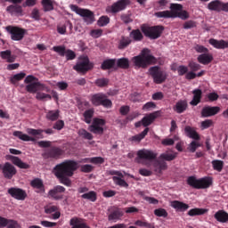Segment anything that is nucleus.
<instances>
[{
    "label": "nucleus",
    "instance_id": "473e14b6",
    "mask_svg": "<svg viewBox=\"0 0 228 228\" xmlns=\"http://www.w3.org/2000/svg\"><path fill=\"white\" fill-rule=\"evenodd\" d=\"M171 207L178 211L183 212L186 211L190 206L186 203H183L179 200H174L171 202Z\"/></svg>",
    "mask_w": 228,
    "mask_h": 228
},
{
    "label": "nucleus",
    "instance_id": "a18cd8bd",
    "mask_svg": "<svg viewBox=\"0 0 228 228\" xmlns=\"http://www.w3.org/2000/svg\"><path fill=\"white\" fill-rule=\"evenodd\" d=\"M130 37L134 39V41L135 42H140L143 39V35L142 33L141 32L140 29H135V30H133L131 33H130Z\"/></svg>",
    "mask_w": 228,
    "mask_h": 228
},
{
    "label": "nucleus",
    "instance_id": "f257e3e1",
    "mask_svg": "<svg viewBox=\"0 0 228 228\" xmlns=\"http://www.w3.org/2000/svg\"><path fill=\"white\" fill-rule=\"evenodd\" d=\"M78 168V163L74 160H65L61 164H57L53 167V175L61 183L70 186L71 181L69 177H72Z\"/></svg>",
    "mask_w": 228,
    "mask_h": 228
},
{
    "label": "nucleus",
    "instance_id": "5fc2aeb1",
    "mask_svg": "<svg viewBox=\"0 0 228 228\" xmlns=\"http://www.w3.org/2000/svg\"><path fill=\"white\" fill-rule=\"evenodd\" d=\"M25 77L26 74L22 72L15 74L10 78V82L14 85L17 82L21 81Z\"/></svg>",
    "mask_w": 228,
    "mask_h": 228
},
{
    "label": "nucleus",
    "instance_id": "052dcab7",
    "mask_svg": "<svg viewBox=\"0 0 228 228\" xmlns=\"http://www.w3.org/2000/svg\"><path fill=\"white\" fill-rule=\"evenodd\" d=\"M64 56L66 57L67 61H73L77 58L76 53L69 49L66 50Z\"/></svg>",
    "mask_w": 228,
    "mask_h": 228
},
{
    "label": "nucleus",
    "instance_id": "ddd939ff",
    "mask_svg": "<svg viewBox=\"0 0 228 228\" xmlns=\"http://www.w3.org/2000/svg\"><path fill=\"white\" fill-rule=\"evenodd\" d=\"M0 171L5 179L11 180L16 174V167L10 162H6L4 165L0 164Z\"/></svg>",
    "mask_w": 228,
    "mask_h": 228
},
{
    "label": "nucleus",
    "instance_id": "1a4fd4ad",
    "mask_svg": "<svg viewBox=\"0 0 228 228\" xmlns=\"http://www.w3.org/2000/svg\"><path fill=\"white\" fill-rule=\"evenodd\" d=\"M137 157L135 158V161L139 164L143 163L142 160L152 161L157 159L158 154L152 151H149L146 149L139 150L137 151Z\"/></svg>",
    "mask_w": 228,
    "mask_h": 228
},
{
    "label": "nucleus",
    "instance_id": "dca6fc26",
    "mask_svg": "<svg viewBox=\"0 0 228 228\" xmlns=\"http://www.w3.org/2000/svg\"><path fill=\"white\" fill-rule=\"evenodd\" d=\"M7 193L17 200H24L28 197L25 190L18 187H12L7 190Z\"/></svg>",
    "mask_w": 228,
    "mask_h": 228
},
{
    "label": "nucleus",
    "instance_id": "7c9ffc66",
    "mask_svg": "<svg viewBox=\"0 0 228 228\" xmlns=\"http://www.w3.org/2000/svg\"><path fill=\"white\" fill-rule=\"evenodd\" d=\"M208 9L213 12H222V0H212L208 4Z\"/></svg>",
    "mask_w": 228,
    "mask_h": 228
},
{
    "label": "nucleus",
    "instance_id": "e2e57ef3",
    "mask_svg": "<svg viewBox=\"0 0 228 228\" xmlns=\"http://www.w3.org/2000/svg\"><path fill=\"white\" fill-rule=\"evenodd\" d=\"M40 91L51 93V88L46 85L37 82V92H40Z\"/></svg>",
    "mask_w": 228,
    "mask_h": 228
},
{
    "label": "nucleus",
    "instance_id": "20e7f679",
    "mask_svg": "<svg viewBox=\"0 0 228 228\" xmlns=\"http://www.w3.org/2000/svg\"><path fill=\"white\" fill-rule=\"evenodd\" d=\"M149 73L152 77L153 82L157 85L163 84L167 79V73L159 66L151 67Z\"/></svg>",
    "mask_w": 228,
    "mask_h": 228
},
{
    "label": "nucleus",
    "instance_id": "cd10ccee",
    "mask_svg": "<svg viewBox=\"0 0 228 228\" xmlns=\"http://www.w3.org/2000/svg\"><path fill=\"white\" fill-rule=\"evenodd\" d=\"M30 185L33 188H36L37 193H43L45 191V185L42 180L37 178L30 182Z\"/></svg>",
    "mask_w": 228,
    "mask_h": 228
},
{
    "label": "nucleus",
    "instance_id": "aec40b11",
    "mask_svg": "<svg viewBox=\"0 0 228 228\" xmlns=\"http://www.w3.org/2000/svg\"><path fill=\"white\" fill-rule=\"evenodd\" d=\"M8 159L11 160V162L18 167L20 169H28L30 168V165L24 163L20 158L9 155Z\"/></svg>",
    "mask_w": 228,
    "mask_h": 228
},
{
    "label": "nucleus",
    "instance_id": "5701e85b",
    "mask_svg": "<svg viewBox=\"0 0 228 228\" xmlns=\"http://www.w3.org/2000/svg\"><path fill=\"white\" fill-rule=\"evenodd\" d=\"M208 43L216 49L224 50L228 48V42L224 40L209 39Z\"/></svg>",
    "mask_w": 228,
    "mask_h": 228
},
{
    "label": "nucleus",
    "instance_id": "37998d69",
    "mask_svg": "<svg viewBox=\"0 0 228 228\" xmlns=\"http://www.w3.org/2000/svg\"><path fill=\"white\" fill-rule=\"evenodd\" d=\"M174 18H180L183 20H186L190 18V14L187 11H174Z\"/></svg>",
    "mask_w": 228,
    "mask_h": 228
},
{
    "label": "nucleus",
    "instance_id": "2eb2a0df",
    "mask_svg": "<svg viewBox=\"0 0 228 228\" xmlns=\"http://www.w3.org/2000/svg\"><path fill=\"white\" fill-rule=\"evenodd\" d=\"M64 154V151L60 147H51L50 149L46 150L43 154L42 157L45 159H58Z\"/></svg>",
    "mask_w": 228,
    "mask_h": 228
},
{
    "label": "nucleus",
    "instance_id": "393cba45",
    "mask_svg": "<svg viewBox=\"0 0 228 228\" xmlns=\"http://www.w3.org/2000/svg\"><path fill=\"white\" fill-rule=\"evenodd\" d=\"M132 39L129 37H121L118 41V49L126 50L131 44Z\"/></svg>",
    "mask_w": 228,
    "mask_h": 228
},
{
    "label": "nucleus",
    "instance_id": "49530a36",
    "mask_svg": "<svg viewBox=\"0 0 228 228\" xmlns=\"http://www.w3.org/2000/svg\"><path fill=\"white\" fill-rule=\"evenodd\" d=\"M77 134L80 137H82L86 140L91 141V140L94 139V135L91 133H89L88 131H86V129H83V128H81L77 131Z\"/></svg>",
    "mask_w": 228,
    "mask_h": 228
},
{
    "label": "nucleus",
    "instance_id": "f3484780",
    "mask_svg": "<svg viewBox=\"0 0 228 228\" xmlns=\"http://www.w3.org/2000/svg\"><path fill=\"white\" fill-rule=\"evenodd\" d=\"M218 112H220V107L206 106L201 110V117L202 118H209V117L217 115Z\"/></svg>",
    "mask_w": 228,
    "mask_h": 228
},
{
    "label": "nucleus",
    "instance_id": "79ce46f5",
    "mask_svg": "<svg viewBox=\"0 0 228 228\" xmlns=\"http://www.w3.org/2000/svg\"><path fill=\"white\" fill-rule=\"evenodd\" d=\"M94 110L89 109V110H86V111L83 113L84 121H85L86 124L92 123V119H93V118H94Z\"/></svg>",
    "mask_w": 228,
    "mask_h": 228
},
{
    "label": "nucleus",
    "instance_id": "6ab92c4d",
    "mask_svg": "<svg viewBox=\"0 0 228 228\" xmlns=\"http://www.w3.org/2000/svg\"><path fill=\"white\" fill-rule=\"evenodd\" d=\"M124 216V212L121 208H112L110 209V214L108 215V220L109 221H114L117 222Z\"/></svg>",
    "mask_w": 228,
    "mask_h": 228
},
{
    "label": "nucleus",
    "instance_id": "a211bd4d",
    "mask_svg": "<svg viewBox=\"0 0 228 228\" xmlns=\"http://www.w3.org/2000/svg\"><path fill=\"white\" fill-rule=\"evenodd\" d=\"M19 228V223L12 219H7L0 216V228Z\"/></svg>",
    "mask_w": 228,
    "mask_h": 228
},
{
    "label": "nucleus",
    "instance_id": "4d7b16f0",
    "mask_svg": "<svg viewBox=\"0 0 228 228\" xmlns=\"http://www.w3.org/2000/svg\"><path fill=\"white\" fill-rule=\"evenodd\" d=\"M36 99L38 101H45V100H52V95L42 93V92H37L36 94Z\"/></svg>",
    "mask_w": 228,
    "mask_h": 228
},
{
    "label": "nucleus",
    "instance_id": "0e129e2a",
    "mask_svg": "<svg viewBox=\"0 0 228 228\" xmlns=\"http://www.w3.org/2000/svg\"><path fill=\"white\" fill-rule=\"evenodd\" d=\"M197 28V22H195L194 20H189L184 22L183 24V28L184 29H191Z\"/></svg>",
    "mask_w": 228,
    "mask_h": 228
},
{
    "label": "nucleus",
    "instance_id": "0eeeda50",
    "mask_svg": "<svg viewBox=\"0 0 228 228\" xmlns=\"http://www.w3.org/2000/svg\"><path fill=\"white\" fill-rule=\"evenodd\" d=\"M70 10L83 18V20L87 24H93L94 22V13L90 10L80 9L78 6L71 4Z\"/></svg>",
    "mask_w": 228,
    "mask_h": 228
},
{
    "label": "nucleus",
    "instance_id": "8fccbe9b",
    "mask_svg": "<svg viewBox=\"0 0 228 228\" xmlns=\"http://www.w3.org/2000/svg\"><path fill=\"white\" fill-rule=\"evenodd\" d=\"M207 212H208V210L204 209V208H193V209H191L190 211H188V215L190 216H195L204 215Z\"/></svg>",
    "mask_w": 228,
    "mask_h": 228
},
{
    "label": "nucleus",
    "instance_id": "338daca9",
    "mask_svg": "<svg viewBox=\"0 0 228 228\" xmlns=\"http://www.w3.org/2000/svg\"><path fill=\"white\" fill-rule=\"evenodd\" d=\"M89 162L98 165V164H103L104 163V159L102 157H94L91 159H88Z\"/></svg>",
    "mask_w": 228,
    "mask_h": 228
},
{
    "label": "nucleus",
    "instance_id": "6e6d98bb",
    "mask_svg": "<svg viewBox=\"0 0 228 228\" xmlns=\"http://www.w3.org/2000/svg\"><path fill=\"white\" fill-rule=\"evenodd\" d=\"M52 50L57 53L60 56L64 57L66 54V47L64 45L53 46Z\"/></svg>",
    "mask_w": 228,
    "mask_h": 228
},
{
    "label": "nucleus",
    "instance_id": "39448f33",
    "mask_svg": "<svg viewBox=\"0 0 228 228\" xmlns=\"http://www.w3.org/2000/svg\"><path fill=\"white\" fill-rule=\"evenodd\" d=\"M90 101L92 104L94 106H103L104 108H111L113 105L112 102L108 99V96L102 93L93 94L90 98Z\"/></svg>",
    "mask_w": 228,
    "mask_h": 228
},
{
    "label": "nucleus",
    "instance_id": "9b49d317",
    "mask_svg": "<svg viewBox=\"0 0 228 228\" xmlns=\"http://www.w3.org/2000/svg\"><path fill=\"white\" fill-rule=\"evenodd\" d=\"M182 4H170V11L159 12L155 13L158 18L170 19L175 18V11H181L183 9Z\"/></svg>",
    "mask_w": 228,
    "mask_h": 228
},
{
    "label": "nucleus",
    "instance_id": "c9c22d12",
    "mask_svg": "<svg viewBox=\"0 0 228 228\" xmlns=\"http://www.w3.org/2000/svg\"><path fill=\"white\" fill-rule=\"evenodd\" d=\"M116 63H117L116 59L105 60L102 61V63L101 65V69L102 70L111 69L112 68L115 67Z\"/></svg>",
    "mask_w": 228,
    "mask_h": 228
},
{
    "label": "nucleus",
    "instance_id": "f03ea898",
    "mask_svg": "<svg viewBox=\"0 0 228 228\" xmlns=\"http://www.w3.org/2000/svg\"><path fill=\"white\" fill-rule=\"evenodd\" d=\"M134 66L142 69H147L151 65H156L158 59L151 54L150 49H142L141 54L133 58Z\"/></svg>",
    "mask_w": 228,
    "mask_h": 228
},
{
    "label": "nucleus",
    "instance_id": "c756f323",
    "mask_svg": "<svg viewBox=\"0 0 228 228\" xmlns=\"http://www.w3.org/2000/svg\"><path fill=\"white\" fill-rule=\"evenodd\" d=\"M27 133L30 135L36 136L41 135L42 133H45L46 134H54V131L52 128H48L46 130L28 128L27 129Z\"/></svg>",
    "mask_w": 228,
    "mask_h": 228
},
{
    "label": "nucleus",
    "instance_id": "b1692460",
    "mask_svg": "<svg viewBox=\"0 0 228 228\" xmlns=\"http://www.w3.org/2000/svg\"><path fill=\"white\" fill-rule=\"evenodd\" d=\"M198 61L203 65H208L214 61V56L212 53H203L198 56Z\"/></svg>",
    "mask_w": 228,
    "mask_h": 228
},
{
    "label": "nucleus",
    "instance_id": "680f3d73",
    "mask_svg": "<svg viewBox=\"0 0 228 228\" xmlns=\"http://www.w3.org/2000/svg\"><path fill=\"white\" fill-rule=\"evenodd\" d=\"M214 122L212 119H206L205 121L201 122V130L208 129L213 126Z\"/></svg>",
    "mask_w": 228,
    "mask_h": 228
},
{
    "label": "nucleus",
    "instance_id": "2f4dec72",
    "mask_svg": "<svg viewBox=\"0 0 228 228\" xmlns=\"http://www.w3.org/2000/svg\"><path fill=\"white\" fill-rule=\"evenodd\" d=\"M192 94L193 99L191 102V105L197 106L201 102L203 92L200 89H195L194 91H192Z\"/></svg>",
    "mask_w": 228,
    "mask_h": 228
},
{
    "label": "nucleus",
    "instance_id": "412c9836",
    "mask_svg": "<svg viewBox=\"0 0 228 228\" xmlns=\"http://www.w3.org/2000/svg\"><path fill=\"white\" fill-rule=\"evenodd\" d=\"M159 115V111H155L147 115L146 117H143L142 119V126L145 127L151 126L156 120Z\"/></svg>",
    "mask_w": 228,
    "mask_h": 228
},
{
    "label": "nucleus",
    "instance_id": "f704fd0d",
    "mask_svg": "<svg viewBox=\"0 0 228 228\" xmlns=\"http://www.w3.org/2000/svg\"><path fill=\"white\" fill-rule=\"evenodd\" d=\"M12 135L15 137H18L19 139H20L23 142H36L37 141L36 138L30 137L28 134H25L20 131L13 132Z\"/></svg>",
    "mask_w": 228,
    "mask_h": 228
},
{
    "label": "nucleus",
    "instance_id": "7ed1b4c3",
    "mask_svg": "<svg viewBox=\"0 0 228 228\" xmlns=\"http://www.w3.org/2000/svg\"><path fill=\"white\" fill-rule=\"evenodd\" d=\"M187 183L195 189H208L212 185L213 180L209 177L197 179L195 176H189Z\"/></svg>",
    "mask_w": 228,
    "mask_h": 228
},
{
    "label": "nucleus",
    "instance_id": "774afa93",
    "mask_svg": "<svg viewBox=\"0 0 228 228\" xmlns=\"http://www.w3.org/2000/svg\"><path fill=\"white\" fill-rule=\"evenodd\" d=\"M103 30L102 29H94L90 31V36L93 38H99L102 36Z\"/></svg>",
    "mask_w": 228,
    "mask_h": 228
},
{
    "label": "nucleus",
    "instance_id": "e433bc0d",
    "mask_svg": "<svg viewBox=\"0 0 228 228\" xmlns=\"http://www.w3.org/2000/svg\"><path fill=\"white\" fill-rule=\"evenodd\" d=\"M215 218L221 223H227L228 214L224 210H219L215 214Z\"/></svg>",
    "mask_w": 228,
    "mask_h": 228
},
{
    "label": "nucleus",
    "instance_id": "603ef678",
    "mask_svg": "<svg viewBox=\"0 0 228 228\" xmlns=\"http://www.w3.org/2000/svg\"><path fill=\"white\" fill-rule=\"evenodd\" d=\"M212 167L214 170L221 172L224 169V161L218 159L213 160Z\"/></svg>",
    "mask_w": 228,
    "mask_h": 228
},
{
    "label": "nucleus",
    "instance_id": "09e8293b",
    "mask_svg": "<svg viewBox=\"0 0 228 228\" xmlns=\"http://www.w3.org/2000/svg\"><path fill=\"white\" fill-rule=\"evenodd\" d=\"M112 180L116 185H119L120 187H126V188L129 187V184L120 176H113Z\"/></svg>",
    "mask_w": 228,
    "mask_h": 228
},
{
    "label": "nucleus",
    "instance_id": "ea45409f",
    "mask_svg": "<svg viewBox=\"0 0 228 228\" xmlns=\"http://www.w3.org/2000/svg\"><path fill=\"white\" fill-rule=\"evenodd\" d=\"M81 198L84 200H87L92 202H95L97 200V193L94 191H87L81 195Z\"/></svg>",
    "mask_w": 228,
    "mask_h": 228
},
{
    "label": "nucleus",
    "instance_id": "4468645a",
    "mask_svg": "<svg viewBox=\"0 0 228 228\" xmlns=\"http://www.w3.org/2000/svg\"><path fill=\"white\" fill-rule=\"evenodd\" d=\"M106 121L101 118H94L92 122V125L89 126L88 130L94 134H103Z\"/></svg>",
    "mask_w": 228,
    "mask_h": 228
},
{
    "label": "nucleus",
    "instance_id": "c85d7f7f",
    "mask_svg": "<svg viewBox=\"0 0 228 228\" xmlns=\"http://www.w3.org/2000/svg\"><path fill=\"white\" fill-rule=\"evenodd\" d=\"M71 228H91L87 224L81 222L80 218L73 217L69 221Z\"/></svg>",
    "mask_w": 228,
    "mask_h": 228
},
{
    "label": "nucleus",
    "instance_id": "69168bd1",
    "mask_svg": "<svg viewBox=\"0 0 228 228\" xmlns=\"http://www.w3.org/2000/svg\"><path fill=\"white\" fill-rule=\"evenodd\" d=\"M156 108H157V105L155 102H149L142 106V110L150 111L152 109H156Z\"/></svg>",
    "mask_w": 228,
    "mask_h": 228
},
{
    "label": "nucleus",
    "instance_id": "bf43d9fd",
    "mask_svg": "<svg viewBox=\"0 0 228 228\" xmlns=\"http://www.w3.org/2000/svg\"><path fill=\"white\" fill-rule=\"evenodd\" d=\"M154 215L159 217H167L168 212L165 208H157L154 210Z\"/></svg>",
    "mask_w": 228,
    "mask_h": 228
},
{
    "label": "nucleus",
    "instance_id": "4be33fe9",
    "mask_svg": "<svg viewBox=\"0 0 228 228\" xmlns=\"http://www.w3.org/2000/svg\"><path fill=\"white\" fill-rule=\"evenodd\" d=\"M184 132L186 136H188L191 139L200 141V134L195 130V128L186 126L184 128Z\"/></svg>",
    "mask_w": 228,
    "mask_h": 228
},
{
    "label": "nucleus",
    "instance_id": "bb28decb",
    "mask_svg": "<svg viewBox=\"0 0 228 228\" xmlns=\"http://www.w3.org/2000/svg\"><path fill=\"white\" fill-rule=\"evenodd\" d=\"M153 167L156 172H158L159 174H161L163 170L167 169V163L165 162L164 160L156 159L153 162Z\"/></svg>",
    "mask_w": 228,
    "mask_h": 228
},
{
    "label": "nucleus",
    "instance_id": "72a5a7b5",
    "mask_svg": "<svg viewBox=\"0 0 228 228\" xmlns=\"http://www.w3.org/2000/svg\"><path fill=\"white\" fill-rule=\"evenodd\" d=\"M150 128L146 127L141 134L129 138V141L140 143L149 134Z\"/></svg>",
    "mask_w": 228,
    "mask_h": 228
},
{
    "label": "nucleus",
    "instance_id": "4c0bfd02",
    "mask_svg": "<svg viewBox=\"0 0 228 228\" xmlns=\"http://www.w3.org/2000/svg\"><path fill=\"white\" fill-rule=\"evenodd\" d=\"M117 67L119 69H128L130 68V61L127 58H121L116 61Z\"/></svg>",
    "mask_w": 228,
    "mask_h": 228
},
{
    "label": "nucleus",
    "instance_id": "864d4df0",
    "mask_svg": "<svg viewBox=\"0 0 228 228\" xmlns=\"http://www.w3.org/2000/svg\"><path fill=\"white\" fill-rule=\"evenodd\" d=\"M37 82L30 83L28 86H26L25 89L27 92L30 94H37Z\"/></svg>",
    "mask_w": 228,
    "mask_h": 228
},
{
    "label": "nucleus",
    "instance_id": "a878e982",
    "mask_svg": "<svg viewBox=\"0 0 228 228\" xmlns=\"http://www.w3.org/2000/svg\"><path fill=\"white\" fill-rule=\"evenodd\" d=\"M188 109V102L186 101H178L173 107L174 111L178 114L185 112Z\"/></svg>",
    "mask_w": 228,
    "mask_h": 228
},
{
    "label": "nucleus",
    "instance_id": "de8ad7c7",
    "mask_svg": "<svg viewBox=\"0 0 228 228\" xmlns=\"http://www.w3.org/2000/svg\"><path fill=\"white\" fill-rule=\"evenodd\" d=\"M110 84V79L102 77V78H98L94 81V85L100 88H103L108 86Z\"/></svg>",
    "mask_w": 228,
    "mask_h": 228
},
{
    "label": "nucleus",
    "instance_id": "6e6552de",
    "mask_svg": "<svg viewBox=\"0 0 228 228\" xmlns=\"http://www.w3.org/2000/svg\"><path fill=\"white\" fill-rule=\"evenodd\" d=\"M94 69V64L90 62L88 57H83L80 61L73 67V69L77 73L86 74L89 70Z\"/></svg>",
    "mask_w": 228,
    "mask_h": 228
},
{
    "label": "nucleus",
    "instance_id": "9d476101",
    "mask_svg": "<svg viewBox=\"0 0 228 228\" xmlns=\"http://www.w3.org/2000/svg\"><path fill=\"white\" fill-rule=\"evenodd\" d=\"M130 4V0H117V2H114L113 4L107 8V11L112 14H117L126 10Z\"/></svg>",
    "mask_w": 228,
    "mask_h": 228
},
{
    "label": "nucleus",
    "instance_id": "a19ab883",
    "mask_svg": "<svg viewBox=\"0 0 228 228\" xmlns=\"http://www.w3.org/2000/svg\"><path fill=\"white\" fill-rule=\"evenodd\" d=\"M46 119L55 121L60 118V110H49L45 115Z\"/></svg>",
    "mask_w": 228,
    "mask_h": 228
},
{
    "label": "nucleus",
    "instance_id": "423d86ee",
    "mask_svg": "<svg viewBox=\"0 0 228 228\" xmlns=\"http://www.w3.org/2000/svg\"><path fill=\"white\" fill-rule=\"evenodd\" d=\"M165 30V28L163 26H154V27H142V32L146 37H149L150 39H158L159 38L163 32Z\"/></svg>",
    "mask_w": 228,
    "mask_h": 228
},
{
    "label": "nucleus",
    "instance_id": "f8f14e48",
    "mask_svg": "<svg viewBox=\"0 0 228 228\" xmlns=\"http://www.w3.org/2000/svg\"><path fill=\"white\" fill-rule=\"evenodd\" d=\"M6 31L11 35V39L12 41H20L24 38L26 35V30L23 28H20L18 27H6Z\"/></svg>",
    "mask_w": 228,
    "mask_h": 228
},
{
    "label": "nucleus",
    "instance_id": "3c124183",
    "mask_svg": "<svg viewBox=\"0 0 228 228\" xmlns=\"http://www.w3.org/2000/svg\"><path fill=\"white\" fill-rule=\"evenodd\" d=\"M177 158V153H163L160 154L159 156V159H163L166 161H173L174 159H175Z\"/></svg>",
    "mask_w": 228,
    "mask_h": 228
},
{
    "label": "nucleus",
    "instance_id": "58836bf2",
    "mask_svg": "<svg viewBox=\"0 0 228 228\" xmlns=\"http://www.w3.org/2000/svg\"><path fill=\"white\" fill-rule=\"evenodd\" d=\"M6 12L12 15L22 13V7L20 5H9L6 7Z\"/></svg>",
    "mask_w": 228,
    "mask_h": 228
},
{
    "label": "nucleus",
    "instance_id": "c03bdc74",
    "mask_svg": "<svg viewBox=\"0 0 228 228\" xmlns=\"http://www.w3.org/2000/svg\"><path fill=\"white\" fill-rule=\"evenodd\" d=\"M41 4L43 6L44 12H45L53 11L54 9L52 0H42Z\"/></svg>",
    "mask_w": 228,
    "mask_h": 228
},
{
    "label": "nucleus",
    "instance_id": "13d9d810",
    "mask_svg": "<svg viewBox=\"0 0 228 228\" xmlns=\"http://www.w3.org/2000/svg\"><path fill=\"white\" fill-rule=\"evenodd\" d=\"M110 22V19L107 16H102L98 21H97V25L99 27H105L107 26L109 23Z\"/></svg>",
    "mask_w": 228,
    "mask_h": 228
}]
</instances>
